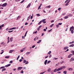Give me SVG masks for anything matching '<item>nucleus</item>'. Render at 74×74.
<instances>
[{
  "label": "nucleus",
  "mask_w": 74,
  "mask_h": 74,
  "mask_svg": "<svg viewBox=\"0 0 74 74\" xmlns=\"http://www.w3.org/2000/svg\"><path fill=\"white\" fill-rule=\"evenodd\" d=\"M30 16H31V15H30V16H29L27 18V20L29 21V19H30Z\"/></svg>",
  "instance_id": "nucleus-20"
},
{
  "label": "nucleus",
  "mask_w": 74,
  "mask_h": 74,
  "mask_svg": "<svg viewBox=\"0 0 74 74\" xmlns=\"http://www.w3.org/2000/svg\"><path fill=\"white\" fill-rule=\"evenodd\" d=\"M30 5H31V3H30L27 6V8H29V7H30Z\"/></svg>",
  "instance_id": "nucleus-7"
},
{
  "label": "nucleus",
  "mask_w": 74,
  "mask_h": 74,
  "mask_svg": "<svg viewBox=\"0 0 74 74\" xmlns=\"http://www.w3.org/2000/svg\"><path fill=\"white\" fill-rule=\"evenodd\" d=\"M68 48H69V47H65L64 48V50H66V49H67V50L65 51V52H67V51H69V49H68Z\"/></svg>",
  "instance_id": "nucleus-2"
},
{
  "label": "nucleus",
  "mask_w": 74,
  "mask_h": 74,
  "mask_svg": "<svg viewBox=\"0 0 74 74\" xmlns=\"http://www.w3.org/2000/svg\"><path fill=\"white\" fill-rule=\"evenodd\" d=\"M28 24V23L26 22V23H25V25H27Z\"/></svg>",
  "instance_id": "nucleus-53"
},
{
  "label": "nucleus",
  "mask_w": 74,
  "mask_h": 74,
  "mask_svg": "<svg viewBox=\"0 0 74 74\" xmlns=\"http://www.w3.org/2000/svg\"><path fill=\"white\" fill-rule=\"evenodd\" d=\"M5 58L6 59H8L10 58V56H6L5 57Z\"/></svg>",
  "instance_id": "nucleus-21"
},
{
  "label": "nucleus",
  "mask_w": 74,
  "mask_h": 74,
  "mask_svg": "<svg viewBox=\"0 0 74 74\" xmlns=\"http://www.w3.org/2000/svg\"><path fill=\"white\" fill-rule=\"evenodd\" d=\"M19 62H21L22 61V59H20L19 60Z\"/></svg>",
  "instance_id": "nucleus-61"
},
{
  "label": "nucleus",
  "mask_w": 74,
  "mask_h": 74,
  "mask_svg": "<svg viewBox=\"0 0 74 74\" xmlns=\"http://www.w3.org/2000/svg\"><path fill=\"white\" fill-rule=\"evenodd\" d=\"M41 22H42V21H40L39 23H38V25H40L41 23Z\"/></svg>",
  "instance_id": "nucleus-25"
},
{
  "label": "nucleus",
  "mask_w": 74,
  "mask_h": 74,
  "mask_svg": "<svg viewBox=\"0 0 74 74\" xmlns=\"http://www.w3.org/2000/svg\"><path fill=\"white\" fill-rule=\"evenodd\" d=\"M37 38V37H36L34 39V41H36V38Z\"/></svg>",
  "instance_id": "nucleus-51"
},
{
  "label": "nucleus",
  "mask_w": 74,
  "mask_h": 74,
  "mask_svg": "<svg viewBox=\"0 0 74 74\" xmlns=\"http://www.w3.org/2000/svg\"><path fill=\"white\" fill-rule=\"evenodd\" d=\"M1 51H2V52L0 54H3V53H4V50H2Z\"/></svg>",
  "instance_id": "nucleus-23"
},
{
  "label": "nucleus",
  "mask_w": 74,
  "mask_h": 74,
  "mask_svg": "<svg viewBox=\"0 0 74 74\" xmlns=\"http://www.w3.org/2000/svg\"><path fill=\"white\" fill-rule=\"evenodd\" d=\"M51 51H49V52L47 53V55H48V54H49V55H51Z\"/></svg>",
  "instance_id": "nucleus-27"
},
{
  "label": "nucleus",
  "mask_w": 74,
  "mask_h": 74,
  "mask_svg": "<svg viewBox=\"0 0 74 74\" xmlns=\"http://www.w3.org/2000/svg\"><path fill=\"white\" fill-rule=\"evenodd\" d=\"M41 7V6H39V7L38 8V10H40V8Z\"/></svg>",
  "instance_id": "nucleus-59"
},
{
  "label": "nucleus",
  "mask_w": 74,
  "mask_h": 74,
  "mask_svg": "<svg viewBox=\"0 0 74 74\" xmlns=\"http://www.w3.org/2000/svg\"><path fill=\"white\" fill-rule=\"evenodd\" d=\"M23 62L24 63H25L26 62V60H23Z\"/></svg>",
  "instance_id": "nucleus-29"
},
{
  "label": "nucleus",
  "mask_w": 74,
  "mask_h": 74,
  "mask_svg": "<svg viewBox=\"0 0 74 74\" xmlns=\"http://www.w3.org/2000/svg\"><path fill=\"white\" fill-rule=\"evenodd\" d=\"M72 55H73V54H70L68 56V58H71V56Z\"/></svg>",
  "instance_id": "nucleus-19"
},
{
  "label": "nucleus",
  "mask_w": 74,
  "mask_h": 74,
  "mask_svg": "<svg viewBox=\"0 0 74 74\" xmlns=\"http://www.w3.org/2000/svg\"><path fill=\"white\" fill-rule=\"evenodd\" d=\"M41 42V40H39L38 41V42H37V44H39V43H40V42Z\"/></svg>",
  "instance_id": "nucleus-18"
},
{
  "label": "nucleus",
  "mask_w": 74,
  "mask_h": 74,
  "mask_svg": "<svg viewBox=\"0 0 74 74\" xmlns=\"http://www.w3.org/2000/svg\"><path fill=\"white\" fill-rule=\"evenodd\" d=\"M9 63H10L12 64V63H13V62L11 60L10 62Z\"/></svg>",
  "instance_id": "nucleus-48"
},
{
  "label": "nucleus",
  "mask_w": 74,
  "mask_h": 74,
  "mask_svg": "<svg viewBox=\"0 0 74 74\" xmlns=\"http://www.w3.org/2000/svg\"><path fill=\"white\" fill-rule=\"evenodd\" d=\"M7 3H3L2 5V6L3 7H5L6 5H7Z\"/></svg>",
  "instance_id": "nucleus-3"
},
{
  "label": "nucleus",
  "mask_w": 74,
  "mask_h": 74,
  "mask_svg": "<svg viewBox=\"0 0 74 74\" xmlns=\"http://www.w3.org/2000/svg\"><path fill=\"white\" fill-rule=\"evenodd\" d=\"M58 25H62V23H59L58 24Z\"/></svg>",
  "instance_id": "nucleus-47"
},
{
  "label": "nucleus",
  "mask_w": 74,
  "mask_h": 74,
  "mask_svg": "<svg viewBox=\"0 0 74 74\" xmlns=\"http://www.w3.org/2000/svg\"><path fill=\"white\" fill-rule=\"evenodd\" d=\"M12 29L13 30H15L16 29V27H14L12 28Z\"/></svg>",
  "instance_id": "nucleus-35"
},
{
  "label": "nucleus",
  "mask_w": 74,
  "mask_h": 74,
  "mask_svg": "<svg viewBox=\"0 0 74 74\" xmlns=\"http://www.w3.org/2000/svg\"><path fill=\"white\" fill-rule=\"evenodd\" d=\"M5 70H6V69H5V68H4L2 69V72H3V71H5Z\"/></svg>",
  "instance_id": "nucleus-17"
},
{
  "label": "nucleus",
  "mask_w": 74,
  "mask_h": 74,
  "mask_svg": "<svg viewBox=\"0 0 74 74\" xmlns=\"http://www.w3.org/2000/svg\"><path fill=\"white\" fill-rule=\"evenodd\" d=\"M23 49H21L20 51L21 52H23Z\"/></svg>",
  "instance_id": "nucleus-52"
},
{
  "label": "nucleus",
  "mask_w": 74,
  "mask_h": 74,
  "mask_svg": "<svg viewBox=\"0 0 74 74\" xmlns=\"http://www.w3.org/2000/svg\"><path fill=\"white\" fill-rule=\"evenodd\" d=\"M69 16H70V17H71V16H73V14H69Z\"/></svg>",
  "instance_id": "nucleus-33"
},
{
  "label": "nucleus",
  "mask_w": 74,
  "mask_h": 74,
  "mask_svg": "<svg viewBox=\"0 0 74 74\" xmlns=\"http://www.w3.org/2000/svg\"><path fill=\"white\" fill-rule=\"evenodd\" d=\"M42 27V25H40L39 26V27H38V28L40 29L41 28V27Z\"/></svg>",
  "instance_id": "nucleus-58"
},
{
  "label": "nucleus",
  "mask_w": 74,
  "mask_h": 74,
  "mask_svg": "<svg viewBox=\"0 0 74 74\" xmlns=\"http://www.w3.org/2000/svg\"><path fill=\"white\" fill-rule=\"evenodd\" d=\"M69 5V3H66L65 5V6H67V5Z\"/></svg>",
  "instance_id": "nucleus-38"
},
{
  "label": "nucleus",
  "mask_w": 74,
  "mask_h": 74,
  "mask_svg": "<svg viewBox=\"0 0 74 74\" xmlns=\"http://www.w3.org/2000/svg\"><path fill=\"white\" fill-rule=\"evenodd\" d=\"M46 8H51V6L50 5L48 6H46L45 7Z\"/></svg>",
  "instance_id": "nucleus-26"
},
{
  "label": "nucleus",
  "mask_w": 74,
  "mask_h": 74,
  "mask_svg": "<svg viewBox=\"0 0 74 74\" xmlns=\"http://www.w3.org/2000/svg\"><path fill=\"white\" fill-rule=\"evenodd\" d=\"M53 25H54V24H53L50 26V27H53Z\"/></svg>",
  "instance_id": "nucleus-44"
},
{
  "label": "nucleus",
  "mask_w": 74,
  "mask_h": 74,
  "mask_svg": "<svg viewBox=\"0 0 74 74\" xmlns=\"http://www.w3.org/2000/svg\"><path fill=\"white\" fill-rule=\"evenodd\" d=\"M71 53H73V54L74 55V51L72 50L71 51Z\"/></svg>",
  "instance_id": "nucleus-28"
},
{
  "label": "nucleus",
  "mask_w": 74,
  "mask_h": 74,
  "mask_svg": "<svg viewBox=\"0 0 74 74\" xmlns=\"http://www.w3.org/2000/svg\"><path fill=\"white\" fill-rule=\"evenodd\" d=\"M40 28H39L38 27V28H37V30L38 31H39V30H40Z\"/></svg>",
  "instance_id": "nucleus-63"
},
{
  "label": "nucleus",
  "mask_w": 74,
  "mask_h": 74,
  "mask_svg": "<svg viewBox=\"0 0 74 74\" xmlns=\"http://www.w3.org/2000/svg\"><path fill=\"white\" fill-rule=\"evenodd\" d=\"M71 33H72V34H73V33H74V31H73V30H71Z\"/></svg>",
  "instance_id": "nucleus-39"
},
{
  "label": "nucleus",
  "mask_w": 74,
  "mask_h": 74,
  "mask_svg": "<svg viewBox=\"0 0 74 74\" xmlns=\"http://www.w3.org/2000/svg\"><path fill=\"white\" fill-rule=\"evenodd\" d=\"M21 73H23V70L21 71Z\"/></svg>",
  "instance_id": "nucleus-62"
},
{
  "label": "nucleus",
  "mask_w": 74,
  "mask_h": 74,
  "mask_svg": "<svg viewBox=\"0 0 74 74\" xmlns=\"http://www.w3.org/2000/svg\"><path fill=\"white\" fill-rule=\"evenodd\" d=\"M29 63V62L28 61H27L26 63H25V64H27Z\"/></svg>",
  "instance_id": "nucleus-49"
},
{
  "label": "nucleus",
  "mask_w": 74,
  "mask_h": 74,
  "mask_svg": "<svg viewBox=\"0 0 74 74\" xmlns=\"http://www.w3.org/2000/svg\"><path fill=\"white\" fill-rule=\"evenodd\" d=\"M74 29V26H72V27H71L70 28V31H71V30H73Z\"/></svg>",
  "instance_id": "nucleus-4"
},
{
  "label": "nucleus",
  "mask_w": 74,
  "mask_h": 74,
  "mask_svg": "<svg viewBox=\"0 0 74 74\" xmlns=\"http://www.w3.org/2000/svg\"><path fill=\"white\" fill-rule=\"evenodd\" d=\"M45 21H46V19H43L41 21H42V22H43Z\"/></svg>",
  "instance_id": "nucleus-32"
},
{
  "label": "nucleus",
  "mask_w": 74,
  "mask_h": 74,
  "mask_svg": "<svg viewBox=\"0 0 74 74\" xmlns=\"http://www.w3.org/2000/svg\"><path fill=\"white\" fill-rule=\"evenodd\" d=\"M64 63V61H61L60 62V63L61 64H62V63Z\"/></svg>",
  "instance_id": "nucleus-36"
},
{
  "label": "nucleus",
  "mask_w": 74,
  "mask_h": 74,
  "mask_svg": "<svg viewBox=\"0 0 74 74\" xmlns=\"http://www.w3.org/2000/svg\"><path fill=\"white\" fill-rule=\"evenodd\" d=\"M25 49H26V48H23L22 49H23V51H25Z\"/></svg>",
  "instance_id": "nucleus-56"
},
{
  "label": "nucleus",
  "mask_w": 74,
  "mask_h": 74,
  "mask_svg": "<svg viewBox=\"0 0 74 74\" xmlns=\"http://www.w3.org/2000/svg\"><path fill=\"white\" fill-rule=\"evenodd\" d=\"M4 68H5V66H2L0 68V69H2Z\"/></svg>",
  "instance_id": "nucleus-37"
},
{
  "label": "nucleus",
  "mask_w": 74,
  "mask_h": 74,
  "mask_svg": "<svg viewBox=\"0 0 74 74\" xmlns=\"http://www.w3.org/2000/svg\"><path fill=\"white\" fill-rule=\"evenodd\" d=\"M24 1H25V0H23L20 3H23V2H24Z\"/></svg>",
  "instance_id": "nucleus-50"
},
{
  "label": "nucleus",
  "mask_w": 74,
  "mask_h": 74,
  "mask_svg": "<svg viewBox=\"0 0 74 74\" xmlns=\"http://www.w3.org/2000/svg\"><path fill=\"white\" fill-rule=\"evenodd\" d=\"M51 61H48V62H47V64H49V63H51Z\"/></svg>",
  "instance_id": "nucleus-41"
},
{
  "label": "nucleus",
  "mask_w": 74,
  "mask_h": 74,
  "mask_svg": "<svg viewBox=\"0 0 74 74\" xmlns=\"http://www.w3.org/2000/svg\"><path fill=\"white\" fill-rule=\"evenodd\" d=\"M20 57V56H18V57L17 58L16 60H18L19 58V57Z\"/></svg>",
  "instance_id": "nucleus-43"
},
{
  "label": "nucleus",
  "mask_w": 74,
  "mask_h": 74,
  "mask_svg": "<svg viewBox=\"0 0 74 74\" xmlns=\"http://www.w3.org/2000/svg\"><path fill=\"white\" fill-rule=\"evenodd\" d=\"M37 33V31H36L35 32H33V34H36Z\"/></svg>",
  "instance_id": "nucleus-42"
},
{
  "label": "nucleus",
  "mask_w": 74,
  "mask_h": 74,
  "mask_svg": "<svg viewBox=\"0 0 74 74\" xmlns=\"http://www.w3.org/2000/svg\"><path fill=\"white\" fill-rule=\"evenodd\" d=\"M21 18V16H18L16 18V20H18L19 19H20Z\"/></svg>",
  "instance_id": "nucleus-12"
},
{
  "label": "nucleus",
  "mask_w": 74,
  "mask_h": 74,
  "mask_svg": "<svg viewBox=\"0 0 74 74\" xmlns=\"http://www.w3.org/2000/svg\"><path fill=\"white\" fill-rule=\"evenodd\" d=\"M36 47V46L35 45H33L32 46V48H34V47Z\"/></svg>",
  "instance_id": "nucleus-60"
},
{
  "label": "nucleus",
  "mask_w": 74,
  "mask_h": 74,
  "mask_svg": "<svg viewBox=\"0 0 74 74\" xmlns=\"http://www.w3.org/2000/svg\"><path fill=\"white\" fill-rule=\"evenodd\" d=\"M51 68H49L47 70L48 72H49V73H50L51 72Z\"/></svg>",
  "instance_id": "nucleus-13"
},
{
  "label": "nucleus",
  "mask_w": 74,
  "mask_h": 74,
  "mask_svg": "<svg viewBox=\"0 0 74 74\" xmlns=\"http://www.w3.org/2000/svg\"><path fill=\"white\" fill-rule=\"evenodd\" d=\"M47 62H48V60H46L45 61V65H46V64H47Z\"/></svg>",
  "instance_id": "nucleus-16"
},
{
  "label": "nucleus",
  "mask_w": 74,
  "mask_h": 74,
  "mask_svg": "<svg viewBox=\"0 0 74 74\" xmlns=\"http://www.w3.org/2000/svg\"><path fill=\"white\" fill-rule=\"evenodd\" d=\"M1 27H4V24H2V25H1Z\"/></svg>",
  "instance_id": "nucleus-46"
},
{
  "label": "nucleus",
  "mask_w": 74,
  "mask_h": 74,
  "mask_svg": "<svg viewBox=\"0 0 74 74\" xmlns=\"http://www.w3.org/2000/svg\"><path fill=\"white\" fill-rule=\"evenodd\" d=\"M69 18V16H65L64 17V19H67V18Z\"/></svg>",
  "instance_id": "nucleus-9"
},
{
  "label": "nucleus",
  "mask_w": 74,
  "mask_h": 74,
  "mask_svg": "<svg viewBox=\"0 0 74 74\" xmlns=\"http://www.w3.org/2000/svg\"><path fill=\"white\" fill-rule=\"evenodd\" d=\"M61 8H59L58 9V11H60V10H61Z\"/></svg>",
  "instance_id": "nucleus-45"
},
{
  "label": "nucleus",
  "mask_w": 74,
  "mask_h": 74,
  "mask_svg": "<svg viewBox=\"0 0 74 74\" xmlns=\"http://www.w3.org/2000/svg\"><path fill=\"white\" fill-rule=\"evenodd\" d=\"M70 0H66L65 2V3H68L70 1Z\"/></svg>",
  "instance_id": "nucleus-6"
},
{
  "label": "nucleus",
  "mask_w": 74,
  "mask_h": 74,
  "mask_svg": "<svg viewBox=\"0 0 74 74\" xmlns=\"http://www.w3.org/2000/svg\"><path fill=\"white\" fill-rule=\"evenodd\" d=\"M73 70V68H70L69 69V71H72Z\"/></svg>",
  "instance_id": "nucleus-14"
},
{
  "label": "nucleus",
  "mask_w": 74,
  "mask_h": 74,
  "mask_svg": "<svg viewBox=\"0 0 74 74\" xmlns=\"http://www.w3.org/2000/svg\"><path fill=\"white\" fill-rule=\"evenodd\" d=\"M74 46V44H73L69 46V47H73Z\"/></svg>",
  "instance_id": "nucleus-15"
},
{
  "label": "nucleus",
  "mask_w": 74,
  "mask_h": 74,
  "mask_svg": "<svg viewBox=\"0 0 74 74\" xmlns=\"http://www.w3.org/2000/svg\"><path fill=\"white\" fill-rule=\"evenodd\" d=\"M13 30L12 28L9 29L8 30Z\"/></svg>",
  "instance_id": "nucleus-54"
},
{
  "label": "nucleus",
  "mask_w": 74,
  "mask_h": 74,
  "mask_svg": "<svg viewBox=\"0 0 74 74\" xmlns=\"http://www.w3.org/2000/svg\"><path fill=\"white\" fill-rule=\"evenodd\" d=\"M62 70L61 68H59L58 69H56L54 70L53 71L54 72V73H55L56 72V71H60V70Z\"/></svg>",
  "instance_id": "nucleus-1"
},
{
  "label": "nucleus",
  "mask_w": 74,
  "mask_h": 74,
  "mask_svg": "<svg viewBox=\"0 0 74 74\" xmlns=\"http://www.w3.org/2000/svg\"><path fill=\"white\" fill-rule=\"evenodd\" d=\"M59 68H61L62 69L61 70H62V69H65L66 68V66H62L61 67H60Z\"/></svg>",
  "instance_id": "nucleus-10"
},
{
  "label": "nucleus",
  "mask_w": 74,
  "mask_h": 74,
  "mask_svg": "<svg viewBox=\"0 0 74 74\" xmlns=\"http://www.w3.org/2000/svg\"><path fill=\"white\" fill-rule=\"evenodd\" d=\"M74 58L73 57L71 58L70 60V61L71 62H72V61H74Z\"/></svg>",
  "instance_id": "nucleus-5"
},
{
  "label": "nucleus",
  "mask_w": 74,
  "mask_h": 74,
  "mask_svg": "<svg viewBox=\"0 0 74 74\" xmlns=\"http://www.w3.org/2000/svg\"><path fill=\"white\" fill-rule=\"evenodd\" d=\"M63 73H64V74H67V71H64Z\"/></svg>",
  "instance_id": "nucleus-30"
},
{
  "label": "nucleus",
  "mask_w": 74,
  "mask_h": 74,
  "mask_svg": "<svg viewBox=\"0 0 74 74\" xmlns=\"http://www.w3.org/2000/svg\"><path fill=\"white\" fill-rule=\"evenodd\" d=\"M22 69V67H19L17 68L18 70H21Z\"/></svg>",
  "instance_id": "nucleus-8"
},
{
  "label": "nucleus",
  "mask_w": 74,
  "mask_h": 74,
  "mask_svg": "<svg viewBox=\"0 0 74 74\" xmlns=\"http://www.w3.org/2000/svg\"><path fill=\"white\" fill-rule=\"evenodd\" d=\"M56 27L57 28H58V27H59V24L56 25Z\"/></svg>",
  "instance_id": "nucleus-34"
},
{
  "label": "nucleus",
  "mask_w": 74,
  "mask_h": 74,
  "mask_svg": "<svg viewBox=\"0 0 74 74\" xmlns=\"http://www.w3.org/2000/svg\"><path fill=\"white\" fill-rule=\"evenodd\" d=\"M13 51H14V50H10L9 52V53H12Z\"/></svg>",
  "instance_id": "nucleus-22"
},
{
  "label": "nucleus",
  "mask_w": 74,
  "mask_h": 74,
  "mask_svg": "<svg viewBox=\"0 0 74 74\" xmlns=\"http://www.w3.org/2000/svg\"><path fill=\"white\" fill-rule=\"evenodd\" d=\"M11 66V64H8L5 66V67H9V66Z\"/></svg>",
  "instance_id": "nucleus-11"
},
{
  "label": "nucleus",
  "mask_w": 74,
  "mask_h": 74,
  "mask_svg": "<svg viewBox=\"0 0 74 74\" xmlns=\"http://www.w3.org/2000/svg\"><path fill=\"white\" fill-rule=\"evenodd\" d=\"M72 11H74V8H73V9H72Z\"/></svg>",
  "instance_id": "nucleus-64"
},
{
  "label": "nucleus",
  "mask_w": 74,
  "mask_h": 74,
  "mask_svg": "<svg viewBox=\"0 0 74 74\" xmlns=\"http://www.w3.org/2000/svg\"><path fill=\"white\" fill-rule=\"evenodd\" d=\"M43 31H44V32H46V31H47V30L45 29H43Z\"/></svg>",
  "instance_id": "nucleus-55"
},
{
  "label": "nucleus",
  "mask_w": 74,
  "mask_h": 74,
  "mask_svg": "<svg viewBox=\"0 0 74 74\" xmlns=\"http://www.w3.org/2000/svg\"><path fill=\"white\" fill-rule=\"evenodd\" d=\"M52 57V55L49 54V58H51Z\"/></svg>",
  "instance_id": "nucleus-31"
},
{
  "label": "nucleus",
  "mask_w": 74,
  "mask_h": 74,
  "mask_svg": "<svg viewBox=\"0 0 74 74\" xmlns=\"http://www.w3.org/2000/svg\"><path fill=\"white\" fill-rule=\"evenodd\" d=\"M22 38H23V39H25V36H22Z\"/></svg>",
  "instance_id": "nucleus-57"
},
{
  "label": "nucleus",
  "mask_w": 74,
  "mask_h": 74,
  "mask_svg": "<svg viewBox=\"0 0 74 74\" xmlns=\"http://www.w3.org/2000/svg\"><path fill=\"white\" fill-rule=\"evenodd\" d=\"M29 53H30V52H28L26 53V55H29Z\"/></svg>",
  "instance_id": "nucleus-24"
},
{
  "label": "nucleus",
  "mask_w": 74,
  "mask_h": 74,
  "mask_svg": "<svg viewBox=\"0 0 74 74\" xmlns=\"http://www.w3.org/2000/svg\"><path fill=\"white\" fill-rule=\"evenodd\" d=\"M37 16H40V15L39 14H36Z\"/></svg>",
  "instance_id": "nucleus-40"
}]
</instances>
